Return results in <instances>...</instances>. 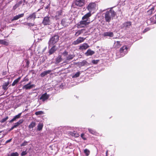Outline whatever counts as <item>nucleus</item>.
Instances as JSON below:
<instances>
[{
    "instance_id": "nucleus-1",
    "label": "nucleus",
    "mask_w": 156,
    "mask_h": 156,
    "mask_svg": "<svg viewBox=\"0 0 156 156\" xmlns=\"http://www.w3.org/2000/svg\"><path fill=\"white\" fill-rule=\"evenodd\" d=\"M103 14L104 15V18L105 21L109 23L112 19H113L115 17L116 15V13L113 10L111 9L106 11Z\"/></svg>"
},
{
    "instance_id": "nucleus-2",
    "label": "nucleus",
    "mask_w": 156,
    "mask_h": 156,
    "mask_svg": "<svg viewBox=\"0 0 156 156\" xmlns=\"http://www.w3.org/2000/svg\"><path fill=\"white\" fill-rule=\"evenodd\" d=\"M97 5L95 2H90L86 8L89 12H91L95 10Z\"/></svg>"
},
{
    "instance_id": "nucleus-3",
    "label": "nucleus",
    "mask_w": 156,
    "mask_h": 156,
    "mask_svg": "<svg viewBox=\"0 0 156 156\" xmlns=\"http://www.w3.org/2000/svg\"><path fill=\"white\" fill-rule=\"evenodd\" d=\"M59 36L58 35H55L50 39L49 42V45H53L56 43L59 40Z\"/></svg>"
},
{
    "instance_id": "nucleus-4",
    "label": "nucleus",
    "mask_w": 156,
    "mask_h": 156,
    "mask_svg": "<svg viewBox=\"0 0 156 156\" xmlns=\"http://www.w3.org/2000/svg\"><path fill=\"white\" fill-rule=\"evenodd\" d=\"M88 20H83L80 21L77 24L78 28L85 27L87 25L90 23V22H87Z\"/></svg>"
},
{
    "instance_id": "nucleus-5",
    "label": "nucleus",
    "mask_w": 156,
    "mask_h": 156,
    "mask_svg": "<svg viewBox=\"0 0 156 156\" xmlns=\"http://www.w3.org/2000/svg\"><path fill=\"white\" fill-rule=\"evenodd\" d=\"M70 23V20L68 17L63 18L61 21L62 24L65 27L68 26Z\"/></svg>"
},
{
    "instance_id": "nucleus-6",
    "label": "nucleus",
    "mask_w": 156,
    "mask_h": 156,
    "mask_svg": "<svg viewBox=\"0 0 156 156\" xmlns=\"http://www.w3.org/2000/svg\"><path fill=\"white\" fill-rule=\"evenodd\" d=\"M74 4L78 6L82 7L85 5V0H75Z\"/></svg>"
},
{
    "instance_id": "nucleus-7",
    "label": "nucleus",
    "mask_w": 156,
    "mask_h": 156,
    "mask_svg": "<svg viewBox=\"0 0 156 156\" xmlns=\"http://www.w3.org/2000/svg\"><path fill=\"white\" fill-rule=\"evenodd\" d=\"M42 23L44 26L50 25L51 23L50 20V17L48 16L45 17L44 18Z\"/></svg>"
},
{
    "instance_id": "nucleus-8",
    "label": "nucleus",
    "mask_w": 156,
    "mask_h": 156,
    "mask_svg": "<svg viewBox=\"0 0 156 156\" xmlns=\"http://www.w3.org/2000/svg\"><path fill=\"white\" fill-rule=\"evenodd\" d=\"M128 48L127 45H124L119 50V52L124 55L126 54L128 52Z\"/></svg>"
},
{
    "instance_id": "nucleus-9",
    "label": "nucleus",
    "mask_w": 156,
    "mask_h": 156,
    "mask_svg": "<svg viewBox=\"0 0 156 156\" xmlns=\"http://www.w3.org/2000/svg\"><path fill=\"white\" fill-rule=\"evenodd\" d=\"M85 38L83 37H80L75 41H74L72 43L73 45H77L83 42L85 40Z\"/></svg>"
},
{
    "instance_id": "nucleus-10",
    "label": "nucleus",
    "mask_w": 156,
    "mask_h": 156,
    "mask_svg": "<svg viewBox=\"0 0 156 156\" xmlns=\"http://www.w3.org/2000/svg\"><path fill=\"white\" fill-rule=\"evenodd\" d=\"M63 11L62 10H60L58 11H56L55 16V18L56 20L59 19L61 17L62 15Z\"/></svg>"
},
{
    "instance_id": "nucleus-11",
    "label": "nucleus",
    "mask_w": 156,
    "mask_h": 156,
    "mask_svg": "<svg viewBox=\"0 0 156 156\" xmlns=\"http://www.w3.org/2000/svg\"><path fill=\"white\" fill-rule=\"evenodd\" d=\"M50 95L45 93L42 94L40 98V99L42 100V101L44 102L47 100L49 97Z\"/></svg>"
},
{
    "instance_id": "nucleus-12",
    "label": "nucleus",
    "mask_w": 156,
    "mask_h": 156,
    "mask_svg": "<svg viewBox=\"0 0 156 156\" xmlns=\"http://www.w3.org/2000/svg\"><path fill=\"white\" fill-rule=\"evenodd\" d=\"M89 47V46L87 43H84L83 44L81 45L79 48V49L81 50H86Z\"/></svg>"
},
{
    "instance_id": "nucleus-13",
    "label": "nucleus",
    "mask_w": 156,
    "mask_h": 156,
    "mask_svg": "<svg viewBox=\"0 0 156 156\" xmlns=\"http://www.w3.org/2000/svg\"><path fill=\"white\" fill-rule=\"evenodd\" d=\"M30 84L31 82H30L28 83L23 86V89L28 90L32 88L34 86V84L30 85Z\"/></svg>"
},
{
    "instance_id": "nucleus-14",
    "label": "nucleus",
    "mask_w": 156,
    "mask_h": 156,
    "mask_svg": "<svg viewBox=\"0 0 156 156\" xmlns=\"http://www.w3.org/2000/svg\"><path fill=\"white\" fill-rule=\"evenodd\" d=\"M24 16V14L23 13L14 16L12 19L11 21H13L14 20H18L20 18L23 17Z\"/></svg>"
},
{
    "instance_id": "nucleus-15",
    "label": "nucleus",
    "mask_w": 156,
    "mask_h": 156,
    "mask_svg": "<svg viewBox=\"0 0 156 156\" xmlns=\"http://www.w3.org/2000/svg\"><path fill=\"white\" fill-rule=\"evenodd\" d=\"M122 42L120 41H117L114 44V48L116 49L119 48L121 46Z\"/></svg>"
},
{
    "instance_id": "nucleus-16",
    "label": "nucleus",
    "mask_w": 156,
    "mask_h": 156,
    "mask_svg": "<svg viewBox=\"0 0 156 156\" xmlns=\"http://www.w3.org/2000/svg\"><path fill=\"white\" fill-rule=\"evenodd\" d=\"M36 18V12H34L31 14L27 18V20H34Z\"/></svg>"
},
{
    "instance_id": "nucleus-17",
    "label": "nucleus",
    "mask_w": 156,
    "mask_h": 156,
    "mask_svg": "<svg viewBox=\"0 0 156 156\" xmlns=\"http://www.w3.org/2000/svg\"><path fill=\"white\" fill-rule=\"evenodd\" d=\"M9 84V81L3 83L2 86V89L5 91H6L8 89V86Z\"/></svg>"
},
{
    "instance_id": "nucleus-18",
    "label": "nucleus",
    "mask_w": 156,
    "mask_h": 156,
    "mask_svg": "<svg viewBox=\"0 0 156 156\" xmlns=\"http://www.w3.org/2000/svg\"><path fill=\"white\" fill-rule=\"evenodd\" d=\"M132 25L131 22H126L124 23L123 24V27H125L126 28H129Z\"/></svg>"
},
{
    "instance_id": "nucleus-19",
    "label": "nucleus",
    "mask_w": 156,
    "mask_h": 156,
    "mask_svg": "<svg viewBox=\"0 0 156 156\" xmlns=\"http://www.w3.org/2000/svg\"><path fill=\"white\" fill-rule=\"evenodd\" d=\"M91 16V12H89L85 14L82 17V20H88V19H89V17Z\"/></svg>"
},
{
    "instance_id": "nucleus-20",
    "label": "nucleus",
    "mask_w": 156,
    "mask_h": 156,
    "mask_svg": "<svg viewBox=\"0 0 156 156\" xmlns=\"http://www.w3.org/2000/svg\"><path fill=\"white\" fill-rule=\"evenodd\" d=\"M21 114L22 113L21 112L15 116L12 119L9 121V122L12 123L13 121H15L16 119L20 118Z\"/></svg>"
},
{
    "instance_id": "nucleus-21",
    "label": "nucleus",
    "mask_w": 156,
    "mask_h": 156,
    "mask_svg": "<svg viewBox=\"0 0 156 156\" xmlns=\"http://www.w3.org/2000/svg\"><path fill=\"white\" fill-rule=\"evenodd\" d=\"M154 11V6H153L151 9L150 10L147 11V15L150 16L153 14L155 12Z\"/></svg>"
},
{
    "instance_id": "nucleus-22",
    "label": "nucleus",
    "mask_w": 156,
    "mask_h": 156,
    "mask_svg": "<svg viewBox=\"0 0 156 156\" xmlns=\"http://www.w3.org/2000/svg\"><path fill=\"white\" fill-rule=\"evenodd\" d=\"M57 50V48L55 45L53 46L49 50V55L53 54Z\"/></svg>"
},
{
    "instance_id": "nucleus-23",
    "label": "nucleus",
    "mask_w": 156,
    "mask_h": 156,
    "mask_svg": "<svg viewBox=\"0 0 156 156\" xmlns=\"http://www.w3.org/2000/svg\"><path fill=\"white\" fill-rule=\"evenodd\" d=\"M95 52L93 51H92L90 49H88L87 51L85 53V55L87 56L91 55L94 53Z\"/></svg>"
},
{
    "instance_id": "nucleus-24",
    "label": "nucleus",
    "mask_w": 156,
    "mask_h": 156,
    "mask_svg": "<svg viewBox=\"0 0 156 156\" xmlns=\"http://www.w3.org/2000/svg\"><path fill=\"white\" fill-rule=\"evenodd\" d=\"M51 72V70H48L44 71L40 74V76L41 77H44L45 76L49 74Z\"/></svg>"
},
{
    "instance_id": "nucleus-25",
    "label": "nucleus",
    "mask_w": 156,
    "mask_h": 156,
    "mask_svg": "<svg viewBox=\"0 0 156 156\" xmlns=\"http://www.w3.org/2000/svg\"><path fill=\"white\" fill-rule=\"evenodd\" d=\"M103 36L104 37L109 36L113 37L114 34L112 32H105L103 34Z\"/></svg>"
},
{
    "instance_id": "nucleus-26",
    "label": "nucleus",
    "mask_w": 156,
    "mask_h": 156,
    "mask_svg": "<svg viewBox=\"0 0 156 156\" xmlns=\"http://www.w3.org/2000/svg\"><path fill=\"white\" fill-rule=\"evenodd\" d=\"M36 126V123L35 122L33 121L31 122L30 124L28 126V127L29 129H32L34 127H35Z\"/></svg>"
},
{
    "instance_id": "nucleus-27",
    "label": "nucleus",
    "mask_w": 156,
    "mask_h": 156,
    "mask_svg": "<svg viewBox=\"0 0 156 156\" xmlns=\"http://www.w3.org/2000/svg\"><path fill=\"white\" fill-rule=\"evenodd\" d=\"M85 29H82L81 30H78L76 32V33L75 34V36L76 37L78 36L79 35L83 33V31Z\"/></svg>"
},
{
    "instance_id": "nucleus-28",
    "label": "nucleus",
    "mask_w": 156,
    "mask_h": 156,
    "mask_svg": "<svg viewBox=\"0 0 156 156\" xmlns=\"http://www.w3.org/2000/svg\"><path fill=\"white\" fill-rule=\"evenodd\" d=\"M20 79H21V77H18L17 79L15 80L12 83V86H14L16 84H17V83L19 81V80H20Z\"/></svg>"
},
{
    "instance_id": "nucleus-29",
    "label": "nucleus",
    "mask_w": 156,
    "mask_h": 156,
    "mask_svg": "<svg viewBox=\"0 0 156 156\" xmlns=\"http://www.w3.org/2000/svg\"><path fill=\"white\" fill-rule=\"evenodd\" d=\"M74 57L75 55H74L71 54L67 56L66 57V60L68 61H69L72 59Z\"/></svg>"
},
{
    "instance_id": "nucleus-30",
    "label": "nucleus",
    "mask_w": 156,
    "mask_h": 156,
    "mask_svg": "<svg viewBox=\"0 0 156 156\" xmlns=\"http://www.w3.org/2000/svg\"><path fill=\"white\" fill-rule=\"evenodd\" d=\"M70 134L72 136H74L75 137H78L80 136L79 134L75 131H74L72 133H71Z\"/></svg>"
},
{
    "instance_id": "nucleus-31",
    "label": "nucleus",
    "mask_w": 156,
    "mask_h": 156,
    "mask_svg": "<svg viewBox=\"0 0 156 156\" xmlns=\"http://www.w3.org/2000/svg\"><path fill=\"white\" fill-rule=\"evenodd\" d=\"M43 126V125L42 123H39L38 124L37 126V130L38 131L41 130Z\"/></svg>"
},
{
    "instance_id": "nucleus-32",
    "label": "nucleus",
    "mask_w": 156,
    "mask_h": 156,
    "mask_svg": "<svg viewBox=\"0 0 156 156\" xmlns=\"http://www.w3.org/2000/svg\"><path fill=\"white\" fill-rule=\"evenodd\" d=\"M0 44L7 45L8 44V43L4 40H0Z\"/></svg>"
},
{
    "instance_id": "nucleus-33",
    "label": "nucleus",
    "mask_w": 156,
    "mask_h": 156,
    "mask_svg": "<svg viewBox=\"0 0 156 156\" xmlns=\"http://www.w3.org/2000/svg\"><path fill=\"white\" fill-rule=\"evenodd\" d=\"M62 60V58L61 56H58L56 59V62L59 63Z\"/></svg>"
},
{
    "instance_id": "nucleus-34",
    "label": "nucleus",
    "mask_w": 156,
    "mask_h": 156,
    "mask_svg": "<svg viewBox=\"0 0 156 156\" xmlns=\"http://www.w3.org/2000/svg\"><path fill=\"white\" fill-rule=\"evenodd\" d=\"M80 72H78L75 75L72 76L73 78H77L80 76Z\"/></svg>"
},
{
    "instance_id": "nucleus-35",
    "label": "nucleus",
    "mask_w": 156,
    "mask_h": 156,
    "mask_svg": "<svg viewBox=\"0 0 156 156\" xmlns=\"http://www.w3.org/2000/svg\"><path fill=\"white\" fill-rule=\"evenodd\" d=\"M44 114V112L42 111H38L37 112H36L35 113V114L36 115H43Z\"/></svg>"
},
{
    "instance_id": "nucleus-36",
    "label": "nucleus",
    "mask_w": 156,
    "mask_h": 156,
    "mask_svg": "<svg viewBox=\"0 0 156 156\" xmlns=\"http://www.w3.org/2000/svg\"><path fill=\"white\" fill-rule=\"evenodd\" d=\"M88 130L89 133L92 134H94L96 133L94 130H93V129L90 128H88Z\"/></svg>"
},
{
    "instance_id": "nucleus-37",
    "label": "nucleus",
    "mask_w": 156,
    "mask_h": 156,
    "mask_svg": "<svg viewBox=\"0 0 156 156\" xmlns=\"http://www.w3.org/2000/svg\"><path fill=\"white\" fill-rule=\"evenodd\" d=\"M8 119L9 117L8 116H7L5 118L2 119L0 120V122L1 123H3L5 122Z\"/></svg>"
},
{
    "instance_id": "nucleus-38",
    "label": "nucleus",
    "mask_w": 156,
    "mask_h": 156,
    "mask_svg": "<svg viewBox=\"0 0 156 156\" xmlns=\"http://www.w3.org/2000/svg\"><path fill=\"white\" fill-rule=\"evenodd\" d=\"M87 61H86L85 60H84L83 61H82V62H80V65L82 66H84L85 65L87 64Z\"/></svg>"
},
{
    "instance_id": "nucleus-39",
    "label": "nucleus",
    "mask_w": 156,
    "mask_h": 156,
    "mask_svg": "<svg viewBox=\"0 0 156 156\" xmlns=\"http://www.w3.org/2000/svg\"><path fill=\"white\" fill-rule=\"evenodd\" d=\"M84 152L85 154H86V156H88L89 155L90 153V151L88 150L87 149H85L84 151Z\"/></svg>"
},
{
    "instance_id": "nucleus-40",
    "label": "nucleus",
    "mask_w": 156,
    "mask_h": 156,
    "mask_svg": "<svg viewBox=\"0 0 156 156\" xmlns=\"http://www.w3.org/2000/svg\"><path fill=\"white\" fill-rule=\"evenodd\" d=\"M19 154L17 152L11 153L10 156H19Z\"/></svg>"
},
{
    "instance_id": "nucleus-41",
    "label": "nucleus",
    "mask_w": 156,
    "mask_h": 156,
    "mask_svg": "<svg viewBox=\"0 0 156 156\" xmlns=\"http://www.w3.org/2000/svg\"><path fill=\"white\" fill-rule=\"evenodd\" d=\"M28 143V142L27 141H24L23 142V143H22L21 145H20V146L21 147H23V146H25L26 145H27V144Z\"/></svg>"
},
{
    "instance_id": "nucleus-42",
    "label": "nucleus",
    "mask_w": 156,
    "mask_h": 156,
    "mask_svg": "<svg viewBox=\"0 0 156 156\" xmlns=\"http://www.w3.org/2000/svg\"><path fill=\"white\" fill-rule=\"evenodd\" d=\"M80 136L81 138L84 140H87V138L84 136V134L83 133H82L81 134Z\"/></svg>"
},
{
    "instance_id": "nucleus-43",
    "label": "nucleus",
    "mask_w": 156,
    "mask_h": 156,
    "mask_svg": "<svg viewBox=\"0 0 156 156\" xmlns=\"http://www.w3.org/2000/svg\"><path fill=\"white\" fill-rule=\"evenodd\" d=\"M24 121V120L23 119H21L19 120V121L17 122V123L19 124V125L21 124Z\"/></svg>"
},
{
    "instance_id": "nucleus-44",
    "label": "nucleus",
    "mask_w": 156,
    "mask_h": 156,
    "mask_svg": "<svg viewBox=\"0 0 156 156\" xmlns=\"http://www.w3.org/2000/svg\"><path fill=\"white\" fill-rule=\"evenodd\" d=\"M19 7L18 5L16 3L13 7V9L14 10H16L17 8Z\"/></svg>"
},
{
    "instance_id": "nucleus-45",
    "label": "nucleus",
    "mask_w": 156,
    "mask_h": 156,
    "mask_svg": "<svg viewBox=\"0 0 156 156\" xmlns=\"http://www.w3.org/2000/svg\"><path fill=\"white\" fill-rule=\"evenodd\" d=\"M27 25L29 26V27H31V26H34V23H27Z\"/></svg>"
},
{
    "instance_id": "nucleus-46",
    "label": "nucleus",
    "mask_w": 156,
    "mask_h": 156,
    "mask_svg": "<svg viewBox=\"0 0 156 156\" xmlns=\"http://www.w3.org/2000/svg\"><path fill=\"white\" fill-rule=\"evenodd\" d=\"M30 64V62L28 60H27L26 62V65H25V67L28 68L29 66V65Z\"/></svg>"
},
{
    "instance_id": "nucleus-47",
    "label": "nucleus",
    "mask_w": 156,
    "mask_h": 156,
    "mask_svg": "<svg viewBox=\"0 0 156 156\" xmlns=\"http://www.w3.org/2000/svg\"><path fill=\"white\" fill-rule=\"evenodd\" d=\"M27 153L26 151H23L21 153V155L22 156L25 155L27 154Z\"/></svg>"
},
{
    "instance_id": "nucleus-48",
    "label": "nucleus",
    "mask_w": 156,
    "mask_h": 156,
    "mask_svg": "<svg viewBox=\"0 0 156 156\" xmlns=\"http://www.w3.org/2000/svg\"><path fill=\"white\" fill-rule=\"evenodd\" d=\"M62 54L64 55V56H66L68 54V52L65 51Z\"/></svg>"
},
{
    "instance_id": "nucleus-49",
    "label": "nucleus",
    "mask_w": 156,
    "mask_h": 156,
    "mask_svg": "<svg viewBox=\"0 0 156 156\" xmlns=\"http://www.w3.org/2000/svg\"><path fill=\"white\" fill-rule=\"evenodd\" d=\"M98 62V61L97 60H93L92 61V62L94 64H97Z\"/></svg>"
},
{
    "instance_id": "nucleus-50",
    "label": "nucleus",
    "mask_w": 156,
    "mask_h": 156,
    "mask_svg": "<svg viewBox=\"0 0 156 156\" xmlns=\"http://www.w3.org/2000/svg\"><path fill=\"white\" fill-rule=\"evenodd\" d=\"M23 3V1L21 0L18 3H17L16 4L18 5V6L19 7L20 5Z\"/></svg>"
},
{
    "instance_id": "nucleus-51",
    "label": "nucleus",
    "mask_w": 156,
    "mask_h": 156,
    "mask_svg": "<svg viewBox=\"0 0 156 156\" xmlns=\"http://www.w3.org/2000/svg\"><path fill=\"white\" fill-rule=\"evenodd\" d=\"M19 124H18V123H17V122L15 124V125H14L15 128H16V127H18L19 126Z\"/></svg>"
},
{
    "instance_id": "nucleus-52",
    "label": "nucleus",
    "mask_w": 156,
    "mask_h": 156,
    "mask_svg": "<svg viewBox=\"0 0 156 156\" xmlns=\"http://www.w3.org/2000/svg\"><path fill=\"white\" fill-rule=\"evenodd\" d=\"M12 140V139H9L7 140L6 141V143H9V142H10L11 140Z\"/></svg>"
},
{
    "instance_id": "nucleus-53",
    "label": "nucleus",
    "mask_w": 156,
    "mask_h": 156,
    "mask_svg": "<svg viewBox=\"0 0 156 156\" xmlns=\"http://www.w3.org/2000/svg\"><path fill=\"white\" fill-rule=\"evenodd\" d=\"M149 30V29H148V28H146V29H145L144 31H143V32L144 33H145L146 32H147V31H148Z\"/></svg>"
},
{
    "instance_id": "nucleus-54",
    "label": "nucleus",
    "mask_w": 156,
    "mask_h": 156,
    "mask_svg": "<svg viewBox=\"0 0 156 156\" xmlns=\"http://www.w3.org/2000/svg\"><path fill=\"white\" fill-rule=\"evenodd\" d=\"M15 127L14 126H12L11 128V129H9V131H10L12 130V129H13L14 128H15Z\"/></svg>"
},
{
    "instance_id": "nucleus-55",
    "label": "nucleus",
    "mask_w": 156,
    "mask_h": 156,
    "mask_svg": "<svg viewBox=\"0 0 156 156\" xmlns=\"http://www.w3.org/2000/svg\"><path fill=\"white\" fill-rule=\"evenodd\" d=\"M28 79H25V78H24L23 79V81H28Z\"/></svg>"
},
{
    "instance_id": "nucleus-56",
    "label": "nucleus",
    "mask_w": 156,
    "mask_h": 156,
    "mask_svg": "<svg viewBox=\"0 0 156 156\" xmlns=\"http://www.w3.org/2000/svg\"><path fill=\"white\" fill-rule=\"evenodd\" d=\"M108 150H107L106 152V156H107L108 154Z\"/></svg>"
},
{
    "instance_id": "nucleus-57",
    "label": "nucleus",
    "mask_w": 156,
    "mask_h": 156,
    "mask_svg": "<svg viewBox=\"0 0 156 156\" xmlns=\"http://www.w3.org/2000/svg\"><path fill=\"white\" fill-rule=\"evenodd\" d=\"M2 75H6V73H5L3 72V73Z\"/></svg>"
},
{
    "instance_id": "nucleus-58",
    "label": "nucleus",
    "mask_w": 156,
    "mask_h": 156,
    "mask_svg": "<svg viewBox=\"0 0 156 156\" xmlns=\"http://www.w3.org/2000/svg\"><path fill=\"white\" fill-rule=\"evenodd\" d=\"M2 131H0V133H1L2 132ZM1 138H0V139Z\"/></svg>"
},
{
    "instance_id": "nucleus-59",
    "label": "nucleus",
    "mask_w": 156,
    "mask_h": 156,
    "mask_svg": "<svg viewBox=\"0 0 156 156\" xmlns=\"http://www.w3.org/2000/svg\"><path fill=\"white\" fill-rule=\"evenodd\" d=\"M155 15V17H156V15Z\"/></svg>"
},
{
    "instance_id": "nucleus-60",
    "label": "nucleus",
    "mask_w": 156,
    "mask_h": 156,
    "mask_svg": "<svg viewBox=\"0 0 156 156\" xmlns=\"http://www.w3.org/2000/svg\"><path fill=\"white\" fill-rule=\"evenodd\" d=\"M23 2H25V0H24L23 1Z\"/></svg>"
}]
</instances>
